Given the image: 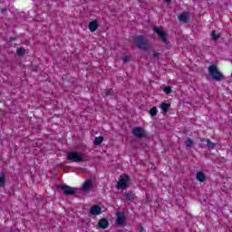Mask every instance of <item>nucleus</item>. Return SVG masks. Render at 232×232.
Masks as SVG:
<instances>
[{
  "instance_id": "b1692460",
  "label": "nucleus",
  "mask_w": 232,
  "mask_h": 232,
  "mask_svg": "<svg viewBox=\"0 0 232 232\" xmlns=\"http://www.w3.org/2000/svg\"><path fill=\"white\" fill-rule=\"evenodd\" d=\"M17 55H24V50L23 48H19L16 51Z\"/></svg>"
},
{
  "instance_id": "7ed1b4c3",
  "label": "nucleus",
  "mask_w": 232,
  "mask_h": 232,
  "mask_svg": "<svg viewBox=\"0 0 232 232\" xmlns=\"http://www.w3.org/2000/svg\"><path fill=\"white\" fill-rule=\"evenodd\" d=\"M208 73L211 75L214 81H224L225 77L220 71H218V67L216 64H212L208 66Z\"/></svg>"
},
{
  "instance_id": "4468645a",
  "label": "nucleus",
  "mask_w": 232,
  "mask_h": 232,
  "mask_svg": "<svg viewBox=\"0 0 232 232\" xmlns=\"http://www.w3.org/2000/svg\"><path fill=\"white\" fill-rule=\"evenodd\" d=\"M6 186V175L4 172H0V188Z\"/></svg>"
},
{
  "instance_id": "a211bd4d",
  "label": "nucleus",
  "mask_w": 232,
  "mask_h": 232,
  "mask_svg": "<svg viewBox=\"0 0 232 232\" xmlns=\"http://www.w3.org/2000/svg\"><path fill=\"white\" fill-rule=\"evenodd\" d=\"M124 197H126L127 200H129L130 202H133V200H135V194L131 192L125 193Z\"/></svg>"
},
{
  "instance_id": "4be33fe9",
  "label": "nucleus",
  "mask_w": 232,
  "mask_h": 232,
  "mask_svg": "<svg viewBox=\"0 0 232 232\" xmlns=\"http://www.w3.org/2000/svg\"><path fill=\"white\" fill-rule=\"evenodd\" d=\"M211 35L213 41H218V39H220V35L217 34V31H212Z\"/></svg>"
},
{
  "instance_id": "cd10ccee",
  "label": "nucleus",
  "mask_w": 232,
  "mask_h": 232,
  "mask_svg": "<svg viewBox=\"0 0 232 232\" xmlns=\"http://www.w3.org/2000/svg\"><path fill=\"white\" fill-rule=\"evenodd\" d=\"M165 3H171V0H164Z\"/></svg>"
},
{
  "instance_id": "39448f33",
  "label": "nucleus",
  "mask_w": 232,
  "mask_h": 232,
  "mask_svg": "<svg viewBox=\"0 0 232 232\" xmlns=\"http://www.w3.org/2000/svg\"><path fill=\"white\" fill-rule=\"evenodd\" d=\"M81 189L83 193H90V191L93 189V179H86L82 185Z\"/></svg>"
},
{
  "instance_id": "ddd939ff",
  "label": "nucleus",
  "mask_w": 232,
  "mask_h": 232,
  "mask_svg": "<svg viewBox=\"0 0 232 232\" xmlns=\"http://www.w3.org/2000/svg\"><path fill=\"white\" fill-rule=\"evenodd\" d=\"M97 28H99V23L97 20H93L89 24L90 32H96Z\"/></svg>"
},
{
  "instance_id": "f03ea898",
  "label": "nucleus",
  "mask_w": 232,
  "mask_h": 232,
  "mask_svg": "<svg viewBox=\"0 0 232 232\" xmlns=\"http://www.w3.org/2000/svg\"><path fill=\"white\" fill-rule=\"evenodd\" d=\"M134 44L140 50L147 52L150 50V40L142 34L134 37Z\"/></svg>"
},
{
  "instance_id": "20e7f679",
  "label": "nucleus",
  "mask_w": 232,
  "mask_h": 232,
  "mask_svg": "<svg viewBox=\"0 0 232 232\" xmlns=\"http://www.w3.org/2000/svg\"><path fill=\"white\" fill-rule=\"evenodd\" d=\"M128 182H130V176L126 174L121 175L117 184V188L126 189L128 188Z\"/></svg>"
},
{
  "instance_id": "c85d7f7f",
  "label": "nucleus",
  "mask_w": 232,
  "mask_h": 232,
  "mask_svg": "<svg viewBox=\"0 0 232 232\" xmlns=\"http://www.w3.org/2000/svg\"><path fill=\"white\" fill-rule=\"evenodd\" d=\"M10 41H15V38L11 37V38H10Z\"/></svg>"
},
{
  "instance_id": "1a4fd4ad",
  "label": "nucleus",
  "mask_w": 232,
  "mask_h": 232,
  "mask_svg": "<svg viewBox=\"0 0 232 232\" xmlns=\"http://www.w3.org/2000/svg\"><path fill=\"white\" fill-rule=\"evenodd\" d=\"M124 222H126V215H124L123 212H118L116 224L119 226V227H121L124 225Z\"/></svg>"
},
{
  "instance_id": "9d476101",
  "label": "nucleus",
  "mask_w": 232,
  "mask_h": 232,
  "mask_svg": "<svg viewBox=\"0 0 232 232\" xmlns=\"http://www.w3.org/2000/svg\"><path fill=\"white\" fill-rule=\"evenodd\" d=\"M89 213L97 217V215H101V213H102V208L99 205H93L91 207Z\"/></svg>"
},
{
  "instance_id": "2eb2a0df",
  "label": "nucleus",
  "mask_w": 232,
  "mask_h": 232,
  "mask_svg": "<svg viewBox=\"0 0 232 232\" xmlns=\"http://www.w3.org/2000/svg\"><path fill=\"white\" fill-rule=\"evenodd\" d=\"M196 179L198 180V182H206V175L202 171L196 174Z\"/></svg>"
},
{
  "instance_id": "dca6fc26",
  "label": "nucleus",
  "mask_w": 232,
  "mask_h": 232,
  "mask_svg": "<svg viewBox=\"0 0 232 232\" xmlns=\"http://www.w3.org/2000/svg\"><path fill=\"white\" fill-rule=\"evenodd\" d=\"M169 106H170L169 103H166V102H162L160 104V108L164 115H168V110H169Z\"/></svg>"
},
{
  "instance_id": "412c9836",
  "label": "nucleus",
  "mask_w": 232,
  "mask_h": 232,
  "mask_svg": "<svg viewBox=\"0 0 232 232\" xmlns=\"http://www.w3.org/2000/svg\"><path fill=\"white\" fill-rule=\"evenodd\" d=\"M194 142L193 140H191V138L187 139V140L185 141V146L187 148H191V146H193Z\"/></svg>"
},
{
  "instance_id": "f8f14e48",
  "label": "nucleus",
  "mask_w": 232,
  "mask_h": 232,
  "mask_svg": "<svg viewBox=\"0 0 232 232\" xmlns=\"http://www.w3.org/2000/svg\"><path fill=\"white\" fill-rule=\"evenodd\" d=\"M179 21L181 23H188V19H189V13L185 12L178 16Z\"/></svg>"
},
{
  "instance_id": "f257e3e1",
  "label": "nucleus",
  "mask_w": 232,
  "mask_h": 232,
  "mask_svg": "<svg viewBox=\"0 0 232 232\" xmlns=\"http://www.w3.org/2000/svg\"><path fill=\"white\" fill-rule=\"evenodd\" d=\"M67 160H70V162H87L90 160V157L79 151H70L67 153Z\"/></svg>"
},
{
  "instance_id": "9b49d317",
  "label": "nucleus",
  "mask_w": 232,
  "mask_h": 232,
  "mask_svg": "<svg viewBox=\"0 0 232 232\" xmlns=\"http://www.w3.org/2000/svg\"><path fill=\"white\" fill-rule=\"evenodd\" d=\"M108 226H110V222L106 218H102L98 221V227L101 229H107Z\"/></svg>"
},
{
  "instance_id": "393cba45",
  "label": "nucleus",
  "mask_w": 232,
  "mask_h": 232,
  "mask_svg": "<svg viewBox=\"0 0 232 232\" xmlns=\"http://www.w3.org/2000/svg\"><path fill=\"white\" fill-rule=\"evenodd\" d=\"M165 93H171V87H166L164 89Z\"/></svg>"
},
{
  "instance_id": "bb28decb",
  "label": "nucleus",
  "mask_w": 232,
  "mask_h": 232,
  "mask_svg": "<svg viewBox=\"0 0 232 232\" xmlns=\"http://www.w3.org/2000/svg\"><path fill=\"white\" fill-rule=\"evenodd\" d=\"M153 57H156L157 59H159V57H160V53H154Z\"/></svg>"
},
{
  "instance_id": "aec40b11",
  "label": "nucleus",
  "mask_w": 232,
  "mask_h": 232,
  "mask_svg": "<svg viewBox=\"0 0 232 232\" xmlns=\"http://www.w3.org/2000/svg\"><path fill=\"white\" fill-rule=\"evenodd\" d=\"M157 113H158L157 107H152V108L150 110V117H155V116H157Z\"/></svg>"
},
{
  "instance_id": "5701e85b",
  "label": "nucleus",
  "mask_w": 232,
  "mask_h": 232,
  "mask_svg": "<svg viewBox=\"0 0 232 232\" xmlns=\"http://www.w3.org/2000/svg\"><path fill=\"white\" fill-rule=\"evenodd\" d=\"M113 89H106L104 91L105 97H110L111 95H113Z\"/></svg>"
},
{
  "instance_id": "f3484780",
  "label": "nucleus",
  "mask_w": 232,
  "mask_h": 232,
  "mask_svg": "<svg viewBox=\"0 0 232 232\" xmlns=\"http://www.w3.org/2000/svg\"><path fill=\"white\" fill-rule=\"evenodd\" d=\"M206 142H207L206 147L208 148V150H215V146H217L215 142L211 141V140L209 139H207Z\"/></svg>"
},
{
  "instance_id": "423d86ee",
  "label": "nucleus",
  "mask_w": 232,
  "mask_h": 232,
  "mask_svg": "<svg viewBox=\"0 0 232 232\" xmlns=\"http://www.w3.org/2000/svg\"><path fill=\"white\" fill-rule=\"evenodd\" d=\"M153 30L155 34L159 35L160 39H161L162 43H164L165 44H169V42L168 41V34H166V33H164L162 29L159 27H154Z\"/></svg>"
},
{
  "instance_id": "a878e982",
  "label": "nucleus",
  "mask_w": 232,
  "mask_h": 232,
  "mask_svg": "<svg viewBox=\"0 0 232 232\" xmlns=\"http://www.w3.org/2000/svg\"><path fill=\"white\" fill-rule=\"evenodd\" d=\"M122 61H123V63H128V61H130V56H124L122 58Z\"/></svg>"
},
{
  "instance_id": "6e6552de",
  "label": "nucleus",
  "mask_w": 232,
  "mask_h": 232,
  "mask_svg": "<svg viewBox=\"0 0 232 232\" xmlns=\"http://www.w3.org/2000/svg\"><path fill=\"white\" fill-rule=\"evenodd\" d=\"M132 134L134 137H137V139H142L146 137V130L142 127H134L132 130Z\"/></svg>"
},
{
  "instance_id": "6ab92c4d",
  "label": "nucleus",
  "mask_w": 232,
  "mask_h": 232,
  "mask_svg": "<svg viewBox=\"0 0 232 232\" xmlns=\"http://www.w3.org/2000/svg\"><path fill=\"white\" fill-rule=\"evenodd\" d=\"M102 140H104L102 136L96 137L93 140V144H95V146H99L100 144H102Z\"/></svg>"
},
{
  "instance_id": "0eeeda50",
  "label": "nucleus",
  "mask_w": 232,
  "mask_h": 232,
  "mask_svg": "<svg viewBox=\"0 0 232 232\" xmlns=\"http://www.w3.org/2000/svg\"><path fill=\"white\" fill-rule=\"evenodd\" d=\"M58 188L63 191L64 195H75L77 193V188L68 185H59Z\"/></svg>"
}]
</instances>
